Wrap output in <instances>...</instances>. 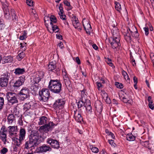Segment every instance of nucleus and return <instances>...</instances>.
<instances>
[{"label":"nucleus","mask_w":154,"mask_h":154,"mask_svg":"<svg viewBox=\"0 0 154 154\" xmlns=\"http://www.w3.org/2000/svg\"><path fill=\"white\" fill-rule=\"evenodd\" d=\"M128 29L127 28L126 32L124 34L125 39L127 42L131 41V39L130 34L128 32Z\"/></svg>","instance_id":"obj_29"},{"label":"nucleus","mask_w":154,"mask_h":154,"mask_svg":"<svg viewBox=\"0 0 154 154\" xmlns=\"http://www.w3.org/2000/svg\"><path fill=\"white\" fill-rule=\"evenodd\" d=\"M25 56V54L23 52H22L18 54L17 56V58L19 60H20L23 58Z\"/></svg>","instance_id":"obj_40"},{"label":"nucleus","mask_w":154,"mask_h":154,"mask_svg":"<svg viewBox=\"0 0 154 154\" xmlns=\"http://www.w3.org/2000/svg\"><path fill=\"white\" fill-rule=\"evenodd\" d=\"M26 43H20V45H21L20 48L22 49L23 51H25L26 49Z\"/></svg>","instance_id":"obj_47"},{"label":"nucleus","mask_w":154,"mask_h":154,"mask_svg":"<svg viewBox=\"0 0 154 154\" xmlns=\"http://www.w3.org/2000/svg\"><path fill=\"white\" fill-rule=\"evenodd\" d=\"M115 85L118 88L122 89L123 88V85L122 83L118 82H116Z\"/></svg>","instance_id":"obj_48"},{"label":"nucleus","mask_w":154,"mask_h":154,"mask_svg":"<svg viewBox=\"0 0 154 154\" xmlns=\"http://www.w3.org/2000/svg\"><path fill=\"white\" fill-rule=\"evenodd\" d=\"M63 3L65 5L69 7L68 10H70L72 9V7L71 6L70 3L69 2L67 1H64L63 2Z\"/></svg>","instance_id":"obj_46"},{"label":"nucleus","mask_w":154,"mask_h":154,"mask_svg":"<svg viewBox=\"0 0 154 154\" xmlns=\"http://www.w3.org/2000/svg\"><path fill=\"white\" fill-rule=\"evenodd\" d=\"M50 24L52 25L53 23H56L57 22V20L56 17L52 15L50 18Z\"/></svg>","instance_id":"obj_39"},{"label":"nucleus","mask_w":154,"mask_h":154,"mask_svg":"<svg viewBox=\"0 0 154 154\" xmlns=\"http://www.w3.org/2000/svg\"><path fill=\"white\" fill-rule=\"evenodd\" d=\"M2 8H8V3L6 1H5V2H3L2 3Z\"/></svg>","instance_id":"obj_49"},{"label":"nucleus","mask_w":154,"mask_h":154,"mask_svg":"<svg viewBox=\"0 0 154 154\" xmlns=\"http://www.w3.org/2000/svg\"><path fill=\"white\" fill-rule=\"evenodd\" d=\"M108 141L109 143L111 145L115 146V143L114 142V141L112 140H109Z\"/></svg>","instance_id":"obj_61"},{"label":"nucleus","mask_w":154,"mask_h":154,"mask_svg":"<svg viewBox=\"0 0 154 154\" xmlns=\"http://www.w3.org/2000/svg\"><path fill=\"white\" fill-rule=\"evenodd\" d=\"M64 84L68 89H70L72 88V85L70 79L68 77L67 75L65 72V75L63 76Z\"/></svg>","instance_id":"obj_12"},{"label":"nucleus","mask_w":154,"mask_h":154,"mask_svg":"<svg viewBox=\"0 0 154 154\" xmlns=\"http://www.w3.org/2000/svg\"><path fill=\"white\" fill-rule=\"evenodd\" d=\"M13 151L16 152H17L18 150L20 149V146L14 144H13Z\"/></svg>","instance_id":"obj_43"},{"label":"nucleus","mask_w":154,"mask_h":154,"mask_svg":"<svg viewBox=\"0 0 154 154\" xmlns=\"http://www.w3.org/2000/svg\"><path fill=\"white\" fill-rule=\"evenodd\" d=\"M30 88L35 93L37 92L39 89L38 84L34 83H31Z\"/></svg>","instance_id":"obj_27"},{"label":"nucleus","mask_w":154,"mask_h":154,"mask_svg":"<svg viewBox=\"0 0 154 154\" xmlns=\"http://www.w3.org/2000/svg\"><path fill=\"white\" fill-rule=\"evenodd\" d=\"M128 29L131 32L133 36H134L136 38H138L139 36V34L137 30L134 32H133L131 30V29L129 28H128Z\"/></svg>","instance_id":"obj_37"},{"label":"nucleus","mask_w":154,"mask_h":154,"mask_svg":"<svg viewBox=\"0 0 154 154\" xmlns=\"http://www.w3.org/2000/svg\"><path fill=\"white\" fill-rule=\"evenodd\" d=\"M92 151L95 153H97L99 152V149L96 147H92L91 149Z\"/></svg>","instance_id":"obj_51"},{"label":"nucleus","mask_w":154,"mask_h":154,"mask_svg":"<svg viewBox=\"0 0 154 154\" xmlns=\"http://www.w3.org/2000/svg\"><path fill=\"white\" fill-rule=\"evenodd\" d=\"M106 61L107 63L109 65V66H112L113 65V63L111 62V59L109 58H107L106 60Z\"/></svg>","instance_id":"obj_50"},{"label":"nucleus","mask_w":154,"mask_h":154,"mask_svg":"<svg viewBox=\"0 0 154 154\" xmlns=\"http://www.w3.org/2000/svg\"><path fill=\"white\" fill-rule=\"evenodd\" d=\"M9 132V135L11 137H14L15 136H16V135L17 134V133L16 132Z\"/></svg>","instance_id":"obj_59"},{"label":"nucleus","mask_w":154,"mask_h":154,"mask_svg":"<svg viewBox=\"0 0 154 154\" xmlns=\"http://www.w3.org/2000/svg\"><path fill=\"white\" fill-rule=\"evenodd\" d=\"M120 39L112 37H110L109 38V42L110 43L111 48L114 49L120 48L121 45L120 42Z\"/></svg>","instance_id":"obj_6"},{"label":"nucleus","mask_w":154,"mask_h":154,"mask_svg":"<svg viewBox=\"0 0 154 154\" xmlns=\"http://www.w3.org/2000/svg\"><path fill=\"white\" fill-rule=\"evenodd\" d=\"M96 108L97 109V110L99 111V112H101L102 110L103 107L101 105H100L97 107H96Z\"/></svg>","instance_id":"obj_57"},{"label":"nucleus","mask_w":154,"mask_h":154,"mask_svg":"<svg viewBox=\"0 0 154 154\" xmlns=\"http://www.w3.org/2000/svg\"><path fill=\"white\" fill-rule=\"evenodd\" d=\"M5 25L3 20H0V30L3 29L5 28Z\"/></svg>","instance_id":"obj_45"},{"label":"nucleus","mask_w":154,"mask_h":154,"mask_svg":"<svg viewBox=\"0 0 154 154\" xmlns=\"http://www.w3.org/2000/svg\"><path fill=\"white\" fill-rule=\"evenodd\" d=\"M126 139L128 141H133L135 140V137L131 133H130L127 135Z\"/></svg>","instance_id":"obj_31"},{"label":"nucleus","mask_w":154,"mask_h":154,"mask_svg":"<svg viewBox=\"0 0 154 154\" xmlns=\"http://www.w3.org/2000/svg\"><path fill=\"white\" fill-rule=\"evenodd\" d=\"M8 149L4 147L1 150V152L2 154H5L7 152Z\"/></svg>","instance_id":"obj_54"},{"label":"nucleus","mask_w":154,"mask_h":154,"mask_svg":"<svg viewBox=\"0 0 154 154\" xmlns=\"http://www.w3.org/2000/svg\"><path fill=\"white\" fill-rule=\"evenodd\" d=\"M38 149L40 152H46L51 149L49 146H47L45 144L39 146Z\"/></svg>","instance_id":"obj_21"},{"label":"nucleus","mask_w":154,"mask_h":154,"mask_svg":"<svg viewBox=\"0 0 154 154\" xmlns=\"http://www.w3.org/2000/svg\"><path fill=\"white\" fill-rule=\"evenodd\" d=\"M96 84L97 86V88L99 90L100 88L102 86V85L100 82H96Z\"/></svg>","instance_id":"obj_60"},{"label":"nucleus","mask_w":154,"mask_h":154,"mask_svg":"<svg viewBox=\"0 0 154 154\" xmlns=\"http://www.w3.org/2000/svg\"><path fill=\"white\" fill-rule=\"evenodd\" d=\"M4 14V16L5 18L7 20H9L10 19V13H5Z\"/></svg>","instance_id":"obj_55"},{"label":"nucleus","mask_w":154,"mask_h":154,"mask_svg":"<svg viewBox=\"0 0 154 154\" xmlns=\"http://www.w3.org/2000/svg\"><path fill=\"white\" fill-rule=\"evenodd\" d=\"M27 31L24 30L21 34V35L20 36L19 38L21 40H24L27 37Z\"/></svg>","instance_id":"obj_35"},{"label":"nucleus","mask_w":154,"mask_h":154,"mask_svg":"<svg viewBox=\"0 0 154 154\" xmlns=\"http://www.w3.org/2000/svg\"><path fill=\"white\" fill-rule=\"evenodd\" d=\"M54 124L52 122H50L48 124H46L44 125L41 126L39 130H42L45 132H48L51 130Z\"/></svg>","instance_id":"obj_11"},{"label":"nucleus","mask_w":154,"mask_h":154,"mask_svg":"<svg viewBox=\"0 0 154 154\" xmlns=\"http://www.w3.org/2000/svg\"><path fill=\"white\" fill-rule=\"evenodd\" d=\"M48 122V118L45 116H43L39 118L38 124L39 125H45Z\"/></svg>","instance_id":"obj_17"},{"label":"nucleus","mask_w":154,"mask_h":154,"mask_svg":"<svg viewBox=\"0 0 154 154\" xmlns=\"http://www.w3.org/2000/svg\"><path fill=\"white\" fill-rule=\"evenodd\" d=\"M150 57L152 62L154 63V55L153 54H150Z\"/></svg>","instance_id":"obj_64"},{"label":"nucleus","mask_w":154,"mask_h":154,"mask_svg":"<svg viewBox=\"0 0 154 154\" xmlns=\"http://www.w3.org/2000/svg\"><path fill=\"white\" fill-rule=\"evenodd\" d=\"M62 84L59 80L51 79L48 88L53 93L59 94L62 91Z\"/></svg>","instance_id":"obj_1"},{"label":"nucleus","mask_w":154,"mask_h":154,"mask_svg":"<svg viewBox=\"0 0 154 154\" xmlns=\"http://www.w3.org/2000/svg\"><path fill=\"white\" fill-rule=\"evenodd\" d=\"M115 8L116 10L119 12H120L122 10L120 4L117 2H115Z\"/></svg>","instance_id":"obj_36"},{"label":"nucleus","mask_w":154,"mask_h":154,"mask_svg":"<svg viewBox=\"0 0 154 154\" xmlns=\"http://www.w3.org/2000/svg\"><path fill=\"white\" fill-rule=\"evenodd\" d=\"M148 106L149 108L153 110L154 109V103L153 102H151L149 103Z\"/></svg>","instance_id":"obj_53"},{"label":"nucleus","mask_w":154,"mask_h":154,"mask_svg":"<svg viewBox=\"0 0 154 154\" xmlns=\"http://www.w3.org/2000/svg\"><path fill=\"white\" fill-rule=\"evenodd\" d=\"M7 120L8 124L11 125L13 122L15 121V117L13 114H9L8 116Z\"/></svg>","instance_id":"obj_23"},{"label":"nucleus","mask_w":154,"mask_h":154,"mask_svg":"<svg viewBox=\"0 0 154 154\" xmlns=\"http://www.w3.org/2000/svg\"><path fill=\"white\" fill-rule=\"evenodd\" d=\"M58 46H59V47L61 49H62L63 47V43L61 42H59L58 44Z\"/></svg>","instance_id":"obj_62"},{"label":"nucleus","mask_w":154,"mask_h":154,"mask_svg":"<svg viewBox=\"0 0 154 154\" xmlns=\"http://www.w3.org/2000/svg\"><path fill=\"white\" fill-rule=\"evenodd\" d=\"M65 103V101L63 100L58 99L56 101L54 104V107L56 109H62Z\"/></svg>","instance_id":"obj_10"},{"label":"nucleus","mask_w":154,"mask_h":154,"mask_svg":"<svg viewBox=\"0 0 154 154\" xmlns=\"http://www.w3.org/2000/svg\"><path fill=\"white\" fill-rule=\"evenodd\" d=\"M144 30L145 31V34L146 35H147L149 33V28L148 27H144Z\"/></svg>","instance_id":"obj_56"},{"label":"nucleus","mask_w":154,"mask_h":154,"mask_svg":"<svg viewBox=\"0 0 154 154\" xmlns=\"http://www.w3.org/2000/svg\"><path fill=\"white\" fill-rule=\"evenodd\" d=\"M52 29L53 32H58L59 31V29L58 26L56 25H54L52 24L51 25Z\"/></svg>","instance_id":"obj_42"},{"label":"nucleus","mask_w":154,"mask_h":154,"mask_svg":"<svg viewBox=\"0 0 154 154\" xmlns=\"http://www.w3.org/2000/svg\"><path fill=\"white\" fill-rule=\"evenodd\" d=\"M47 143L49 144L52 147L54 148L58 149L59 147V144L58 142L56 140L51 138L47 139Z\"/></svg>","instance_id":"obj_13"},{"label":"nucleus","mask_w":154,"mask_h":154,"mask_svg":"<svg viewBox=\"0 0 154 154\" xmlns=\"http://www.w3.org/2000/svg\"><path fill=\"white\" fill-rule=\"evenodd\" d=\"M10 75V73L7 72L2 75L0 78V86L3 88L7 87Z\"/></svg>","instance_id":"obj_3"},{"label":"nucleus","mask_w":154,"mask_h":154,"mask_svg":"<svg viewBox=\"0 0 154 154\" xmlns=\"http://www.w3.org/2000/svg\"><path fill=\"white\" fill-rule=\"evenodd\" d=\"M25 72V69L24 68H17L15 69L14 73L16 75H19L23 74Z\"/></svg>","instance_id":"obj_28"},{"label":"nucleus","mask_w":154,"mask_h":154,"mask_svg":"<svg viewBox=\"0 0 154 154\" xmlns=\"http://www.w3.org/2000/svg\"><path fill=\"white\" fill-rule=\"evenodd\" d=\"M41 136L39 135L38 131H35L30 134L29 137V139L36 146L39 143V139Z\"/></svg>","instance_id":"obj_2"},{"label":"nucleus","mask_w":154,"mask_h":154,"mask_svg":"<svg viewBox=\"0 0 154 154\" xmlns=\"http://www.w3.org/2000/svg\"><path fill=\"white\" fill-rule=\"evenodd\" d=\"M4 14L8 13H10L9 10L8 8H4L3 9Z\"/></svg>","instance_id":"obj_63"},{"label":"nucleus","mask_w":154,"mask_h":154,"mask_svg":"<svg viewBox=\"0 0 154 154\" xmlns=\"http://www.w3.org/2000/svg\"><path fill=\"white\" fill-rule=\"evenodd\" d=\"M26 131L24 128H21L20 130L19 138L20 140H23L25 138Z\"/></svg>","instance_id":"obj_24"},{"label":"nucleus","mask_w":154,"mask_h":154,"mask_svg":"<svg viewBox=\"0 0 154 154\" xmlns=\"http://www.w3.org/2000/svg\"><path fill=\"white\" fill-rule=\"evenodd\" d=\"M85 103L86 102H85V103H84L83 101V99H82V98L81 100L80 101H79V102L77 103V105L78 106V108H80L84 105V106H85Z\"/></svg>","instance_id":"obj_38"},{"label":"nucleus","mask_w":154,"mask_h":154,"mask_svg":"<svg viewBox=\"0 0 154 154\" xmlns=\"http://www.w3.org/2000/svg\"><path fill=\"white\" fill-rule=\"evenodd\" d=\"M63 13H62V14H60V13H59L60 18L63 20H65L66 16L65 15H63Z\"/></svg>","instance_id":"obj_58"},{"label":"nucleus","mask_w":154,"mask_h":154,"mask_svg":"<svg viewBox=\"0 0 154 154\" xmlns=\"http://www.w3.org/2000/svg\"><path fill=\"white\" fill-rule=\"evenodd\" d=\"M44 74L43 72H38L32 79H31V83L38 84L41 79L43 78Z\"/></svg>","instance_id":"obj_8"},{"label":"nucleus","mask_w":154,"mask_h":154,"mask_svg":"<svg viewBox=\"0 0 154 154\" xmlns=\"http://www.w3.org/2000/svg\"><path fill=\"white\" fill-rule=\"evenodd\" d=\"M13 61V58L11 56L6 57L3 60V61L5 63H11Z\"/></svg>","instance_id":"obj_32"},{"label":"nucleus","mask_w":154,"mask_h":154,"mask_svg":"<svg viewBox=\"0 0 154 154\" xmlns=\"http://www.w3.org/2000/svg\"><path fill=\"white\" fill-rule=\"evenodd\" d=\"M56 65L53 63L51 62L48 66V69L49 71H54L56 72L57 75L59 74L60 69L59 68L56 69Z\"/></svg>","instance_id":"obj_15"},{"label":"nucleus","mask_w":154,"mask_h":154,"mask_svg":"<svg viewBox=\"0 0 154 154\" xmlns=\"http://www.w3.org/2000/svg\"><path fill=\"white\" fill-rule=\"evenodd\" d=\"M83 25L86 33L90 34V32L91 31V27L90 24L88 22L84 24L83 22Z\"/></svg>","instance_id":"obj_22"},{"label":"nucleus","mask_w":154,"mask_h":154,"mask_svg":"<svg viewBox=\"0 0 154 154\" xmlns=\"http://www.w3.org/2000/svg\"><path fill=\"white\" fill-rule=\"evenodd\" d=\"M7 130L5 126H3L0 131V138L4 142V144L7 142Z\"/></svg>","instance_id":"obj_9"},{"label":"nucleus","mask_w":154,"mask_h":154,"mask_svg":"<svg viewBox=\"0 0 154 154\" xmlns=\"http://www.w3.org/2000/svg\"><path fill=\"white\" fill-rule=\"evenodd\" d=\"M6 98L8 102L13 104L18 103L17 99V95L15 93L8 92L6 94Z\"/></svg>","instance_id":"obj_7"},{"label":"nucleus","mask_w":154,"mask_h":154,"mask_svg":"<svg viewBox=\"0 0 154 154\" xmlns=\"http://www.w3.org/2000/svg\"><path fill=\"white\" fill-rule=\"evenodd\" d=\"M29 90L26 87L23 88L18 94L21 100H24L29 97Z\"/></svg>","instance_id":"obj_5"},{"label":"nucleus","mask_w":154,"mask_h":154,"mask_svg":"<svg viewBox=\"0 0 154 154\" xmlns=\"http://www.w3.org/2000/svg\"><path fill=\"white\" fill-rule=\"evenodd\" d=\"M25 77L24 76L20 77L18 80L15 82L13 85L14 87H19L22 85L25 81Z\"/></svg>","instance_id":"obj_16"},{"label":"nucleus","mask_w":154,"mask_h":154,"mask_svg":"<svg viewBox=\"0 0 154 154\" xmlns=\"http://www.w3.org/2000/svg\"><path fill=\"white\" fill-rule=\"evenodd\" d=\"M76 112L75 111V119L77 122H81L83 120V118L81 114L79 112L77 115H75Z\"/></svg>","instance_id":"obj_30"},{"label":"nucleus","mask_w":154,"mask_h":154,"mask_svg":"<svg viewBox=\"0 0 154 154\" xmlns=\"http://www.w3.org/2000/svg\"><path fill=\"white\" fill-rule=\"evenodd\" d=\"M36 146L33 144V143L29 139L26 142L24 145V149H28L30 148L34 147Z\"/></svg>","instance_id":"obj_20"},{"label":"nucleus","mask_w":154,"mask_h":154,"mask_svg":"<svg viewBox=\"0 0 154 154\" xmlns=\"http://www.w3.org/2000/svg\"><path fill=\"white\" fill-rule=\"evenodd\" d=\"M4 103V98L0 97V110L2 109Z\"/></svg>","instance_id":"obj_41"},{"label":"nucleus","mask_w":154,"mask_h":154,"mask_svg":"<svg viewBox=\"0 0 154 154\" xmlns=\"http://www.w3.org/2000/svg\"><path fill=\"white\" fill-rule=\"evenodd\" d=\"M26 2L29 6H31L33 5V2L32 0H26Z\"/></svg>","instance_id":"obj_52"},{"label":"nucleus","mask_w":154,"mask_h":154,"mask_svg":"<svg viewBox=\"0 0 154 154\" xmlns=\"http://www.w3.org/2000/svg\"><path fill=\"white\" fill-rule=\"evenodd\" d=\"M85 107L86 108L88 112H91L92 110V107L91 105L90 101L89 100H86Z\"/></svg>","instance_id":"obj_25"},{"label":"nucleus","mask_w":154,"mask_h":154,"mask_svg":"<svg viewBox=\"0 0 154 154\" xmlns=\"http://www.w3.org/2000/svg\"><path fill=\"white\" fill-rule=\"evenodd\" d=\"M8 132H16L17 130V126H9L8 128Z\"/></svg>","instance_id":"obj_33"},{"label":"nucleus","mask_w":154,"mask_h":154,"mask_svg":"<svg viewBox=\"0 0 154 154\" xmlns=\"http://www.w3.org/2000/svg\"><path fill=\"white\" fill-rule=\"evenodd\" d=\"M49 89L42 88L41 91H39V94L41 100L44 101H47L50 96V93Z\"/></svg>","instance_id":"obj_4"},{"label":"nucleus","mask_w":154,"mask_h":154,"mask_svg":"<svg viewBox=\"0 0 154 154\" xmlns=\"http://www.w3.org/2000/svg\"><path fill=\"white\" fill-rule=\"evenodd\" d=\"M34 104L33 102L32 101L25 103L23 106V109L26 111L29 109L32 108L33 107Z\"/></svg>","instance_id":"obj_19"},{"label":"nucleus","mask_w":154,"mask_h":154,"mask_svg":"<svg viewBox=\"0 0 154 154\" xmlns=\"http://www.w3.org/2000/svg\"><path fill=\"white\" fill-rule=\"evenodd\" d=\"M11 12L13 21L17 23V22L18 18L15 14V10L13 9H11Z\"/></svg>","instance_id":"obj_26"},{"label":"nucleus","mask_w":154,"mask_h":154,"mask_svg":"<svg viewBox=\"0 0 154 154\" xmlns=\"http://www.w3.org/2000/svg\"><path fill=\"white\" fill-rule=\"evenodd\" d=\"M127 96L126 97L125 96L123 97H122V101L124 103H129L130 102V100L128 99V98Z\"/></svg>","instance_id":"obj_44"},{"label":"nucleus","mask_w":154,"mask_h":154,"mask_svg":"<svg viewBox=\"0 0 154 154\" xmlns=\"http://www.w3.org/2000/svg\"><path fill=\"white\" fill-rule=\"evenodd\" d=\"M112 38L120 39V36L118 29L114 27L112 29Z\"/></svg>","instance_id":"obj_18"},{"label":"nucleus","mask_w":154,"mask_h":154,"mask_svg":"<svg viewBox=\"0 0 154 154\" xmlns=\"http://www.w3.org/2000/svg\"><path fill=\"white\" fill-rule=\"evenodd\" d=\"M72 24L75 28V29H78L79 30L82 29L81 27L80 24L79 22L78 19L75 16H73L72 18Z\"/></svg>","instance_id":"obj_14"},{"label":"nucleus","mask_w":154,"mask_h":154,"mask_svg":"<svg viewBox=\"0 0 154 154\" xmlns=\"http://www.w3.org/2000/svg\"><path fill=\"white\" fill-rule=\"evenodd\" d=\"M22 140H20L19 138L18 139V138H15L14 139V142L13 144L20 146Z\"/></svg>","instance_id":"obj_34"}]
</instances>
